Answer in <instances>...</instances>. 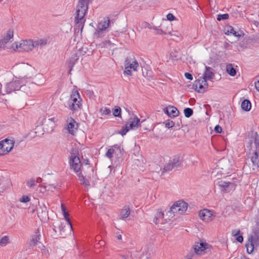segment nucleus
I'll return each mask as SVG.
<instances>
[{
  "instance_id": "obj_1",
  "label": "nucleus",
  "mask_w": 259,
  "mask_h": 259,
  "mask_svg": "<svg viewBox=\"0 0 259 259\" xmlns=\"http://www.w3.org/2000/svg\"><path fill=\"white\" fill-rule=\"evenodd\" d=\"M92 0H78L76 7V12L74 16L75 31L82 32L85 22V15L88 10L89 5Z\"/></svg>"
},
{
  "instance_id": "obj_2",
  "label": "nucleus",
  "mask_w": 259,
  "mask_h": 259,
  "mask_svg": "<svg viewBox=\"0 0 259 259\" xmlns=\"http://www.w3.org/2000/svg\"><path fill=\"white\" fill-rule=\"evenodd\" d=\"M250 153L252 154L250 159L252 162L253 169L259 167V136L257 133L251 138L248 142Z\"/></svg>"
},
{
  "instance_id": "obj_3",
  "label": "nucleus",
  "mask_w": 259,
  "mask_h": 259,
  "mask_svg": "<svg viewBox=\"0 0 259 259\" xmlns=\"http://www.w3.org/2000/svg\"><path fill=\"white\" fill-rule=\"evenodd\" d=\"M31 77H29L30 78ZM25 78H28L27 76H25L23 78H16L13 79L12 81L6 84V93L10 94L13 92L20 90L25 85Z\"/></svg>"
},
{
  "instance_id": "obj_4",
  "label": "nucleus",
  "mask_w": 259,
  "mask_h": 259,
  "mask_svg": "<svg viewBox=\"0 0 259 259\" xmlns=\"http://www.w3.org/2000/svg\"><path fill=\"white\" fill-rule=\"evenodd\" d=\"M253 235L250 236L248 238V242L246 244L247 252L251 253L254 249L255 246H259V228L253 230Z\"/></svg>"
},
{
  "instance_id": "obj_5",
  "label": "nucleus",
  "mask_w": 259,
  "mask_h": 259,
  "mask_svg": "<svg viewBox=\"0 0 259 259\" xmlns=\"http://www.w3.org/2000/svg\"><path fill=\"white\" fill-rule=\"evenodd\" d=\"M81 101V99L78 92L77 90H73L68 102L69 109L73 111L80 109L82 105Z\"/></svg>"
},
{
  "instance_id": "obj_6",
  "label": "nucleus",
  "mask_w": 259,
  "mask_h": 259,
  "mask_svg": "<svg viewBox=\"0 0 259 259\" xmlns=\"http://www.w3.org/2000/svg\"><path fill=\"white\" fill-rule=\"evenodd\" d=\"M34 47V44L32 40H23L19 45L16 42L12 44V48L19 52H28L31 51Z\"/></svg>"
},
{
  "instance_id": "obj_7",
  "label": "nucleus",
  "mask_w": 259,
  "mask_h": 259,
  "mask_svg": "<svg viewBox=\"0 0 259 259\" xmlns=\"http://www.w3.org/2000/svg\"><path fill=\"white\" fill-rule=\"evenodd\" d=\"M13 36V30L9 29L4 37L2 38H0V52L6 49H12V45L10 46L9 40Z\"/></svg>"
},
{
  "instance_id": "obj_8",
  "label": "nucleus",
  "mask_w": 259,
  "mask_h": 259,
  "mask_svg": "<svg viewBox=\"0 0 259 259\" xmlns=\"http://www.w3.org/2000/svg\"><path fill=\"white\" fill-rule=\"evenodd\" d=\"M211 246L206 242H197L193 246L194 252L197 255H202L210 251Z\"/></svg>"
},
{
  "instance_id": "obj_9",
  "label": "nucleus",
  "mask_w": 259,
  "mask_h": 259,
  "mask_svg": "<svg viewBox=\"0 0 259 259\" xmlns=\"http://www.w3.org/2000/svg\"><path fill=\"white\" fill-rule=\"evenodd\" d=\"M170 221V219L167 221V219H164V213L160 209H158L156 212L155 217L154 218V223L157 225L158 227H159L160 229H163L162 225H165Z\"/></svg>"
},
{
  "instance_id": "obj_10",
  "label": "nucleus",
  "mask_w": 259,
  "mask_h": 259,
  "mask_svg": "<svg viewBox=\"0 0 259 259\" xmlns=\"http://www.w3.org/2000/svg\"><path fill=\"white\" fill-rule=\"evenodd\" d=\"M69 164L71 169H73L76 173L79 172L81 164L78 156H72L70 159Z\"/></svg>"
},
{
  "instance_id": "obj_11",
  "label": "nucleus",
  "mask_w": 259,
  "mask_h": 259,
  "mask_svg": "<svg viewBox=\"0 0 259 259\" xmlns=\"http://www.w3.org/2000/svg\"><path fill=\"white\" fill-rule=\"evenodd\" d=\"M217 185L221 188L222 191L229 192L235 189L236 185L233 182H226L222 180L217 182Z\"/></svg>"
},
{
  "instance_id": "obj_12",
  "label": "nucleus",
  "mask_w": 259,
  "mask_h": 259,
  "mask_svg": "<svg viewBox=\"0 0 259 259\" xmlns=\"http://www.w3.org/2000/svg\"><path fill=\"white\" fill-rule=\"evenodd\" d=\"M111 23H113V21H111L108 17H106L98 23L97 28L99 30H105L108 32Z\"/></svg>"
},
{
  "instance_id": "obj_13",
  "label": "nucleus",
  "mask_w": 259,
  "mask_h": 259,
  "mask_svg": "<svg viewBox=\"0 0 259 259\" xmlns=\"http://www.w3.org/2000/svg\"><path fill=\"white\" fill-rule=\"evenodd\" d=\"M1 142L3 144L5 155L7 154L13 148L15 141L13 139L7 138Z\"/></svg>"
},
{
  "instance_id": "obj_14",
  "label": "nucleus",
  "mask_w": 259,
  "mask_h": 259,
  "mask_svg": "<svg viewBox=\"0 0 259 259\" xmlns=\"http://www.w3.org/2000/svg\"><path fill=\"white\" fill-rule=\"evenodd\" d=\"M199 215L203 221L209 222L212 220L213 211L207 209H204L199 211Z\"/></svg>"
},
{
  "instance_id": "obj_15",
  "label": "nucleus",
  "mask_w": 259,
  "mask_h": 259,
  "mask_svg": "<svg viewBox=\"0 0 259 259\" xmlns=\"http://www.w3.org/2000/svg\"><path fill=\"white\" fill-rule=\"evenodd\" d=\"M67 122V130L69 133L74 135L78 128L77 123L72 118L69 119Z\"/></svg>"
},
{
  "instance_id": "obj_16",
  "label": "nucleus",
  "mask_w": 259,
  "mask_h": 259,
  "mask_svg": "<svg viewBox=\"0 0 259 259\" xmlns=\"http://www.w3.org/2000/svg\"><path fill=\"white\" fill-rule=\"evenodd\" d=\"M58 120L55 117L49 118L48 119H44L43 120V124L48 125V127H46L48 132H52L55 125V122Z\"/></svg>"
},
{
  "instance_id": "obj_17",
  "label": "nucleus",
  "mask_w": 259,
  "mask_h": 259,
  "mask_svg": "<svg viewBox=\"0 0 259 259\" xmlns=\"http://www.w3.org/2000/svg\"><path fill=\"white\" fill-rule=\"evenodd\" d=\"M205 69L203 73V76L206 79L211 80L214 77L213 69L210 67L205 66Z\"/></svg>"
},
{
  "instance_id": "obj_18",
  "label": "nucleus",
  "mask_w": 259,
  "mask_h": 259,
  "mask_svg": "<svg viewBox=\"0 0 259 259\" xmlns=\"http://www.w3.org/2000/svg\"><path fill=\"white\" fill-rule=\"evenodd\" d=\"M164 112L169 116L176 117L179 115V111L174 106H168L164 109Z\"/></svg>"
},
{
  "instance_id": "obj_19",
  "label": "nucleus",
  "mask_w": 259,
  "mask_h": 259,
  "mask_svg": "<svg viewBox=\"0 0 259 259\" xmlns=\"http://www.w3.org/2000/svg\"><path fill=\"white\" fill-rule=\"evenodd\" d=\"M40 232L39 229L37 230V231L35 232V234L31 236V239L30 241L29 244L30 246H35L37 244L40 245V243L39 242L40 239Z\"/></svg>"
},
{
  "instance_id": "obj_20",
  "label": "nucleus",
  "mask_w": 259,
  "mask_h": 259,
  "mask_svg": "<svg viewBox=\"0 0 259 259\" xmlns=\"http://www.w3.org/2000/svg\"><path fill=\"white\" fill-rule=\"evenodd\" d=\"M179 206H178V203L176 202L170 208L169 210L167 212V215H168V217H170L172 218L175 217V213H179L180 214V211L178 209Z\"/></svg>"
},
{
  "instance_id": "obj_21",
  "label": "nucleus",
  "mask_w": 259,
  "mask_h": 259,
  "mask_svg": "<svg viewBox=\"0 0 259 259\" xmlns=\"http://www.w3.org/2000/svg\"><path fill=\"white\" fill-rule=\"evenodd\" d=\"M140 119L137 117H135L134 118H130L129 119V123L128 124V128L129 130L133 129L135 127H138L139 125Z\"/></svg>"
},
{
  "instance_id": "obj_22",
  "label": "nucleus",
  "mask_w": 259,
  "mask_h": 259,
  "mask_svg": "<svg viewBox=\"0 0 259 259\" xmlns=\"http://www.w3.org/2000/svg\"><path fill=\"white\" fill-rule=\"evenodd\" d=\"M0 188L3 191L8 188L10 185V181L8 178L2 177L0 178Z\"/></svg>"
},
{
  "instance_id": "obj_23",
  "label": "nucleus",
  "mask_w": 259,
  "mask_h": 259,
  "mask_svg": "<svg viewBox=\"0 0 259 259\" xmlns=\"http://www.w3.org/2000/svg\"><path fill=\"white\" fill-rule=\"evenodd\" d=\"M178 203V209L180 211V214H182L184 213L188 208V204L183 201H177Z\"/></svg>"
},
{
  "instance_id": "obj_24",
  "label": "nucleus",
  "mask_w": 259,
  "mask_h": 259,
  "mask_svg": "<svg viewBox=\"0 0 259 259\" xmlns=\"http://www.w3.org/2000/svg\"><path fill=\"white\" fill-rule=\"evenodd\" d=\"M200 81V79L196 80L193 84L192 89H194L198 93H204V90H203L202 85Z\"/></svg>"
},
{
  "instance_id": "obj_25",
  "label": "nucleus",
  "mask_w": 259,
  "mask_h": 259,
  "mask_svg": "<svg viewBox=\"0 0 259 259\" xmlns=\"http://www.w3.org/2000/svg\"><path fill=\"white\" fill-rule=\"evenodd\" d=\"M225 33H226V34H227V35L232 34L234 36L237 37L238 38L240 37L241 36L242 34H243V33L242 31H240V32H236L234 30V28L231 26H229L228 27L227 31Z\"/></svg>"
},
{
  "instance_id": "obj_26",
  "label": "nucleus",
  "mask_w": 259,
  "mask_h": 259,
  "mask_svg": "<svg viewBox=\"0 0 259 259\" xmlns=\"http://www.w3.org/2000/svg\"><path fill=\"white\" fill-rule=\"evenodd\" d=\"M130 214V209L129 207L125 206L120 211V219L124 220L129 216Z\"/></svg>"
},
{
  "instance_id": "obj_27",
  "label": "nucleus",
  "mask_w": 259,
  "mask_h": 259,
  "mask_svg": "<svg viewBox=\"0 0 259 259\" xmlns=\"http://www.w3.org/2000/svg\"><path fill=\"white\" fill-rule=\"evenodd\" d=\"M125 66L127 67V68L133 69L134 71H136L139 66V63L136 60H135L133 63H131L127 59H126L125 61Z\"/></svg>"
},
{
  "instance_id": "obj_28",
  "label": "nucleus",
  "mask_w": 259,
  "mask_h": 259,
  "mask_svg": "<svg viewBox=\"0 0 259 259\" xmlns=\"http://www.w3.org/2000/svg\"><path fill=\"white\" fill-rule=\"evenodd\" d=\"M251 107L250 101L247 99H244L241 103V108L245 111H249Z\"/></svg>"
},
{
  "instance_id": "obj_29",
  "label": "nucleus",
  "mask_w": 259,
  "mask_h": 259,
  "mask_svg": "<svg viewBox=\"0 0 259 259\" xmlns=\"http://www.w3.org/2000/svg\"><path fill=\"white\" fill-rule=\"evenodd\" d=\"M78 59V58L77 57V54H74L72 55V57H71V58L70 59V60L69 61V67L70 68V69H69V74L71 73V71L72 70L73 67L74 65L75 64L76 61Z\"/></svg>"
},
{
  "instance_id": "obj_30",
  "label": "nucleus",
  "mask_w": 259,
  "mask_h": 259,
  "mask_svg": "<svg viewBox=\"0 0 259 259\" xmlns=\"http://www.w3.org/2000/svg\"><path fill=\"white\" fill-rule=\"evenodd\" d=\"M226 71L231 76H234L236 74V69L232 64H227L226 66Z\"/></svg>"
},
{
  "instance_id": "obj_31",
  "label": "nucleus",
  "mask_w": 259,
  "mask_h": 259,
  "mask_svg": "<svg viewBox=\"0 0 259 259\" xmlns=\"http://www.w3.org/2000/svg\"><path fill=\"white\" fill-rule=\"evenodd\" d=\"M170 162L171 163L175 168L180 166L181 164L180 158L178 156H175L172 160H170Z\"/></svg>"
},
{
  "instance_id": "obj_32",
  "label": "nucleus",
  "mask_w": 259,
  "mask_h": 259,
  "mask_svg": "<svg viewBox=\"0 0 259 259\" xmlns=\"http://www.w3.org/2000/svg\"><path fill=\"white\" fill-rule=\"evenodd\" d=\"M107 32L105 30H99V28H97L94 33V37L96 38L102 37L105 36Z\"/></svg>"
},
{
  "instance_id": "obj_33",
  "label": "nucleus",
  "mask_w": 259,
  "mask_h": 259,
  "mask_svg": "<svg viewBox=\"0 0 259 259\" xmlns=\"http://www.w3.org/2000/svg\"><path fill=\"white\" fill-rule=\"evenodd\" d=\"M175 167L173 166V165L171 164V163L169 161L168 163H166L163 169L162 170V174H163L164 172H168L173 169H175Z\"/></svg>"
},
{
  "instance_id": "obj_34",
  "label": "nucleus",
  "mask_w": 259,
  "mask_h": 259,
  "mask_svg": "<svg viewBox=\"0 0 259 259\" xmlns=\"http://www.w3.org/2000/svg\"><path fill=\"white\" fill-rule=\"evenodd\" d=\"M153 29L156 31L157 34H171L170 30L162 29V28L159 29L157 27H153Z\"/></svg>"
},
{
  "instance_id": "obj_35",
  "label": "nucleus",
  "mask_w": 259,
  "mask_h": 259,
  "mask_svg": "<svg viewBox=\"0 0 259 259\" xmlns=\"http://www.w3.org/2000/svg\"><path fill=\"white\" fill-rule=\"evenodd\" d=\"M38 213L40 217H44L48 214L47 207L44 205L42 207H40V209L37 210Z\"/></svg>"
},
{
  "instance_id": "obj_36",
  "label": "nucleus",
  "mask_w": 259,
  "mask_h": 259,
  "mask_svg": "<svg viewBox=\"0 0 259 259\" xmlns=\"http://www.w3.org/2000/svg\"><path fill=\"white\" fill-rule=\"evenodd\" d=\"M184 115L186 117L189 118L193 114V110L190 108H186L184 110Z\"/></svg>"
},
{
  "instance_id": "obj_37",
  "label": "nucleus",
  "mask_w": 259,
  "mask_h": 259,
  "mask_svg": "<svg viewBox=\"0 0 259 259\" xmlns=\"http://www.w3.org/2000/svg\"><path fill=\"white\" fill-rule=\"evenodd\" d=\"M9 237L7 236H5L0 240V245L2 246H6L9 243Z\"/></svg>"
},
{
  "instance_id": "obj_38",
  "label": "nucleus",
  "mask_w": 259,
  "mask_h": 259,
  "mask_svg": "<svg viewBox=\"0 0 259 259\" xmlns=\"http://www.w3.org/2000/svg\"><path fill=\"white\" fill-rule=\"evenodd\" d=\"M38 248L41 249L42 255L48 257L49 254V251L45 248V247L43 245V244H40V246H38Z\"/></svg>"
},
{
  "instance_id": "obj_39",
  "label": "nucleus",
  "mask_w": 259,
  "mask_h": 259,
  "mask_svg": "<svg viewBox=\"0 0 259 259\" xmlns=\"http://www.w3.org/2000/svg\"><path fill=\"white\" fill-rule=\"evenodd\" d=\"M229 17L228 14H219L217 16V20L220 21L221 20H226L229 18Z\"/></svg>"
},
{
  "instance_id": "obj_40",
  "label": "nucleus",
  "mask_w": 259,
  "mask_h": 259,
  "mask_svg": "<svg viewBox=\"0 0 259 259\" xmlns=\"http://www.w3.org/2000/svg\"><path fill=\"white\" fill-rule=\"evenodd\" d=\"M26 185L29 188H33L36 185L35 180L34 179H31L28 180L26 182Z\"/></svg>"
},
{
  "instance_id": "obj_41",
  "label": "nucleus",
  "mask_w": 259,
  "mask_h": 259,
  "mask_svg": "<svg viewBox=\"0 0 259 259\" xmlns=\"http://www.w3.org/2000/svg\"><path fill=\"white\" fill-rule=\"evenodd\" d=\"M34 47L36 46H43L46 45L47 42L46 40L43 39H39L38 40L34 42Z\"/></svg>"
},
{
  "instance_id": "obj_42",
  "label": "nucleus",
  "mask_w": 259,
  "mask_h": 259,
  "mask_svg": "<svg viewBox=\"0 0 259 259\" xmlns=\"http://www.w3.org/2000/svg\"><path fill=\"white\" fill-rule=\"evenodd\" d=\"M207 80L208 79H206L204 77H202V79H201L200 81L202 85L203 90H204V92L206 91L208 87V83L207 82Z\"/></svg>"
},
{
  "instance_id": "obj_43",
  "label": "nucleus",
  "mask_w": 259,
  "mask_h": 259,
  "mask_svg": "<svg viewBox=\"0 0 259 259\" xmlns=\"http://www.w3.org/2000/svg\"><path fill=\"white\" fill-rule=\"evenodd\" d=\"M129 128H128V124H126L124 127H123L122 129L119 131L118 133L121 135L122 136L125 135L126 133L129 131Z\"/></svg>"
},
{
  "instance_id": "obj_44",
  "label": "nucleus",
  "mask_w": 259,
  "mask_h": 259,
  "mask_svg": "<svg viewBox=\"0 0 259 259\" xmlns=\"http://www.w3.org/2000/svg\"><path fill=\"white\" fill-rule=\"evenodd\" d=\"M163 26L162 29L170 30V32H171L172 30V24L170 23L166 22L164 24H161Z\"/></svg>"
},
{
  "instance_id": "obj_45",
  "label": "nucleus",
  "mask_w": 259,
  "mask_h": 259,
  "mask_svg": "<svg viewBox=\"0 0 259 259\" xmlns=\"http://www.w3.org/2000/svg\"><path fill=\"white\" fill-rule=\"evenodd\" d=\"M113 114L115 117H120L121 115V109L117 107L113 111Z\"/></svg>"
},
{
  "instance_id": "obj_46",
  "label": "nucleus",
  "mask_w": 259,
  "mask_h": 259,
  "mask_svg": "<svg viewBox=\"0 0 259 259\" xmlns=\"http://www.w3.org/2000/svg\"><path fill=\"white\" fill-rule=\"evenodd\" d=\"M114 152V149H113V148L109 149L106 153V157L109 159L112 158L113 157V154Z\"/></svg>"
},
{
  "instance_id": "obj_47",
  "label": "nucleus",
  "mask_w": 259,
  "mask_h": 259,
  "mask_svg": "<svg viewBox=\"0 0 259 259\" xmlns=\"http://www.w3.org/2000/svg\"><path fill=\"white\" fill-rule=\"evenodd\" d=\"M63 215H64L65 220L67 222L68 225L70 226V227L72 228V225L71 223L70 220L69 218L68 212L67 211H66L65 212H63Z\"/></svg>"
},
{
  "instance_id": "obj_48",
  "label": "nucleus",
  "mask_w": 259,
  "mask_h": 259,
  "mask_svg": "<svg viewBox=\"0 0 259 259\" xmlns=\"http://www.w3.org/2000/svg\"><path fill=\"white\" fill-rule=\"evenodd\" d=\"M175 122L173 121L167 120L165 121V127L167 128H171L175 126Z\"/></svg>"
},
{
  "instance_id": "obj_49",
  "label": "nucleus",
  "mask_w": 259,
  "mask_h": 259,
  "mask_svg": "<svg viewBox=\"0 0 259 259\" xmlns=\"http://www.w3.org/2000/svg\"><path fill=\"white\" fill-rule=\"evenodd\" d=\"M30 200V199L28 196L24 195L21 198L20 201L21 202L26 203L29 201Z\"/></svg>"
},
{
  "instance_id": "obj_50",
  "label": "nucleus",
  "mask_w": 259,
  "mask_h": 259,
  "mask_svg": "<svg viewBox=\"0 0 259 259\" xmlns=\"http://www.w3.org/2000/svg\"><path fill=\"white\" fill-rule=\"evenodd\" d=\"M147 26L148 23L146 22H143L139 24V27L141 29L146 28Z\"/></svg>"
},
{
  "instance_id": "obj_51",
  "label": "nucleus",
  "mask_w": 259,
  "mask_h": 259,
  "mask_svg": "<svg viewBox=\"0 0 259 259\" xmlns=\"http://www.w3.org/2000/svg\"><path fill=\"white\" fill-rule=\"evenodd\" d=\"M167 19L169 21H172L176 19V18L171 13H168L166 16Z\"/></svg>"
},
{
  "instance_id": "obj_52",
  "label": "nucleus",
  "mask_w": 259,
  "mask_h": 259,
  "mask_svg": "<svg viewBox=\"0 0 259 259\" xmlns=\"http://www.w3.org/2000/svg\"><path fill=\"white\" fill-rule=\"evenodd\" d=\"M214 131L216 133H221L222 131V127L219 125H217L214 127Z\"/></svg>"
},
{
  "instance_id": "obj_53",
  "label": "nucleus",
  "mask_w": 259,
  "mask_h": 259,
  "mask_svg": "<svg viewBox=\"0 0 259 259\" xmlns=\"http://www.w3.org/2000/svg\"><path fill=\"white\" fill-rule=\"evenodd\" d=\"M81 183L85 186V187H88L90 186V182L87 179L84 178L82 181H80Z\"/></svg>"
},
{
  "instance_id": "obj_54",
  "label": "nucleus",
  "mask_w": 259,
  "mask_h": 259,
  "mask_svg": "<svg viewBox=\"0 0 259 259\" xmlns=\"http://www.w3.org/2000/svg\"><path fill=\"white\" fill-rule=\"evenodd\" d=\"M236 237V240L239 243H242L243 241V237L242 235H238Z\"/></svg>"
},
{
  "instance_id": "obj_55",
  "label": "nucleus",
  "mask_w": 259,
  "mask_h": 259,
  "mask_svg": "<svg viewBox=\"0 0 259 259\" xmlns=\"http://www.w3.org/2000/svg\"><path fill=\"white\" fill-rule=\"evenodd\" d=\"M240 233V230H233L232 231V236L235 237L238 236Z\"/></svg>"
},
{
  "instance_id": "obj_56",
  "label": "nucleus",
  "mask_w": 259,
  "mask_h": 259,
  "mask_svg": "<svg viewBox=\"0 0 259 259\" xmlns=\"http://www.w3.org/2000/svg\"><path fill=\"white\" fill-rule=\"evenodd\" d=\"M185 76L188 79H189V80H192L193 79V76L190 73L186 72L185 73Z\"/></svg>"
},
{
  "instance_id": "obj_57",
  "label": "nucleus",
  "mask_w": 259,
  "mask_h": 259,
  "mask_svg": "<svg viewBox=\"0 0 259 259\" xmlns=\"http://www.w3.org/2000/svg\"><path fill=\"white\" fill-rule=\"evenodd\" d=\"M111 113V111L109 108H105L103 111V114L105 115H109Z\"/></svg>"
},
{
  "instance_id": "obj_58",
  "label": "nucleus",
  "mask_w": 259,
  "mask_h": 259,
  "mask_svg": "<svg viewBox=\"0 0 259 259\" xmlns=\"http://www.w3.org/2000/svg\"><path fill=\"white\" fill-rule=\"evenodd\" d=\"M123 73H124V74H126L127 75H132L131 69H129V68H127V67H125V70H124Z\"/></svg>"
},
{
  "instance_id": "obj_59",
  "label": "nucleus",
  "mask_w": 259,
  "mask_h": 259,
  "mask_svg": "<svg viewBox=\"0 0 259 259\" xmlns=\"http://www.w3.org/2000/svg\"><path fill=\"white\" fill-rule=\"evenodd\" d=\"M194 254L193 252H191L189 253L188 254L186 255L185 258L186 259H192L193 256H194Z\"/></svg>"
},
{
  "instance_id": "obj_60",
  "label": "nucleus",
  "mask_w": 259,
  "mask_h": 259,
  "mask_svg": "<svg viewBox=\"0 0 259 259\" xmlns=\"http://www.w3.org/2000/svg\"><path fill=\"white\" fill-rule=\"evenodd\" d=\"M3 147V144L2 143V142L1 141L0 142V156L5 155V153H4Z\"/></svg>"
},
{
  "instance_id": "obj_61",
  "label": "nucleus",
  "mask_w": 259,
  "mask_h": 259,
  "mask_svg": "<svg viewBox=\"0 0 259 259\" xmlns=\"http://www.w3.org/2000/svg\"><path fill=\"white\" fill-rule=\"evenodd\" d=\"M78 172V173L77 174V176L79 178V180L80 181H82V180H84L85 177L83 176V175L82 174L81 172Z\"/></svg>"
},
{
  "instance_id": "obj_62",
  "label": "nucleus",
  "mask_w": 259,
  "mask_h": 259,
  "mask_svg": "<svg viewBox=\"0 0 259 259\" xmlns=\"http://www.w3.org/2000/svg\"><path fill=\"white\" fill-rule=\"evenodd\" d=\"M42 182V179L40 177H38L36 178L35 180V183H40Z\"/></svg>"
},
{
  "instance_id": "obj_63",
  "label": "nucleus",
  "mask_w": 259,
  "mask_h": 259,
  "mask_svg": "<svg viewBox=\"0 0 259 259\" xmlns=\"http://www.w3.org/2000/svg\"><path fill=\"white\" fill-rule=\"evenodd\" d=\"M255 87L256 89L259 92V80L255 82Z\"/></svg>"
},
{
  "instance_id": "obj_64",
  "label": "nucleus",
  "mask_w": 259,
  "mask_h": 259,
  "mask_svg": "<svg viewBox=\"0 0 259 259\" xmlns=\"http://www.w3.org/2000/svg\"><path fill=\"white\" fill-rule=\"evenodd\" d=\"M153 137L157 139L159 138V135L158 133H153Z\"/></svg>"
}]
</instances>
